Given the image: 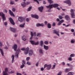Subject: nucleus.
<instances>
[{"label": "nucleus", "instance_id": "1", "mask_svg": "<svg viewBox=\"0 0 75 75\" xmlns=\"http://www.w3.org/2000/svg\"><path fill=\"white\" fill-rule=\"evenodd\" d=\"M59 6V5L58 4H54L49 5L48 6H47L46 7L48 8H49V9H51V8H52V7H58Z\"/></svg>", "mask_w": 75, "mask_h": 75}, {"label": "nucleus", "instance_id": "2", "mask_svg": "<svg viewBox=\"0 0 75 75\" xmlns=\"http://www.w3.org/2000/svg\"><path fill=\"white\" fill-rule=\"evenodd\" d=\"M46 68L47 70H50L51 68V64L48 65L47 64H45L44 65V68L45 69Z\"/></svg>", "mask_w": 75, "mask_h": 75}, {"label": "nucleus", "instance_id": "3", "mask_svg": "<svg viewBox=\"0 0 75 75\" xmlns=\"http://www.w3.org/2000/svg\"><path fill=\"white\" fill-rule=\"evenodd\" d=\"M70 11L71 12V17L73 18H74L75 17V15L74 12V10L73 9H71Z\"/></svg>", "mask_w": 75, "mask_h": 75}, {"label": "nucleus", "instance_id": "4", "mask_svg": "<svg viewBox=\"0 0 75 75\" xmlns=\"http://www.w3.org/2000/svg\"><path fill=\"white\" fill-rule=\"evenodd\" d=\"M0 16H1L2 18L3 21L6 20V17H5V14L3 13H0Z\"/></svg>", "mask_w": 75, "mask_h": 75}, {"label": "nucleus", "instance_id": "5", "mask_svg": "<svg viewBox=\"0 0 75 75\" xmlns=\"http://www.w3.org/2000/svg\"><path fill=\"white\" fill-rule=\"evenodd\" d=\"M20 52V50L19 49H18L16 51V53L15 54V57L16 58H18V54Z\"/></svg>", "mask_w": 75, "mask_h": 75}, {"label": "nucleus", "instance_id": "6", "mask_svg": "<svg viewBox=\"0 0 75 75\" xmlns=\"http://www.w3.org/2000/svg\"><path fill=\"white\" fill-rule=\"evenodd\" d=\"M5 71H3V75H8L7 74V71H8V69L7 68H6L5 69Z\"/></svg>", "mask_w": 75, "mask_h": 75}, {"label": "nucleus", "instance_id": "7", "mask_svg": "<svg viewBox=\"0 0 75 75\" xmlns=\"http://www.w3.org/2000/svg\"><path fill=\"white\" fill-rule=\"evenodd\" d=\"M64 2L67 3V4H68L69 6H71V3L69 0H67L65 1H64Z\"/></svg>", "mask_w": 75, "mask_h": 75}, {"label": "nucleus", "instance_id": "8", "mask_svg": "<svg viewBox=\"0 0 75 75\" xmlns=\"http://www.w3.org/2000/svg\"><path fill=\"white\" fill-rule=\"evenodd\" d=\"M12 48L14 50V51H16L17 49V45L14 44L12 47Z\"/></svg>", "mask_w": 75, "mask_h": 75}, {"label": "nucleus", "instance_id": "9", "mask_svg": "<svg viewBox=\"0 0 75 75\" xmlns=\"http://www.w3.org/2000/svg\"><path fill=\"white\" fill-rule=\"evenodd\" d=\"M31 16L33 18H36V19H38L39 18V17L38 15H31Z\"/></svg>", "mask_w": 75, "mask_h": 75}, {"label": "nucleus", "instance_id": "10", "mask_svg": "<svg viewBox=\"0 0 75 75\" xmlns=\"http://www.w3.org/2000/svg\"><path fill=\"white\" fill-rule=\"evenodd\" d=\"M29 50V47H27L25 50L24 53L25 55L28 54V52Z\"/></svg>", "mask_w": 75, "mask_h": 75}, {"label": "nucleus", "instance_id": "11", "mask_svg": "<svg viewBox=\"0 0 75 75\" xmlns=\"http://www.w3.org/2000/svg\"><path fill=\"white\" fill-rule=\"evenodd\" d=\"M9 20L11 23L13 25H14L15 24V23H14V21L11 18H10Z\"/></svg>", "mask_w": 75, "mask_h": 75}, {"label": "nucleus", "instance_id": "12", "mask_svg": "<svg viewBox=\"0 0 75 75\" xmlns=\"http://www.w3.org/2000/svg\"><path fill=\"white\" fill-rule=\"evenodd\" d=\"M23 18L21 16H20L18 17V20L20 22H23Z\"/></svg>", "mask_w": 75, "mask_h": 75}, {"label": "nucleus", "instance_id": "13", "mask_svg": "<svg viewBox=\"0 0 75 75\" xmlns=\"http://www.w3.org/2000/svg\"><path fill=\"white\" fill-rule=\"evenodd\" d=\"M29 55L30 56H31L33 54V51L32 50H29V52H28Z\"/></svg>", "mask_w": 75, "mask_h": 75}, {"label": "nucleus", "instance_id": "14", "mask_svg": "<svg viewBox=\"0 0 75 75\" xmlns=\"http://www.w3.org/2000/svg\"><path fill=\"white\" fill-rule=\"evenodd\" d=\"M37 27H39V26H41V27H44V24L43 23H38L36 24Z\"/></svg>", "mask_w": 75, "mask_h": 75}, {"label": "nucleus", "instance_id": "15", "mask_svg": "<svg viewBox=\"0 0 75 75\" xmlns=\"http://www.w3.org/2000/svg\"><path fill=\"white\" fill-rule=\"evenodd\" d=\"M59 31H57V30H54V33L56 34L57 35H58L59 37Z\"/></svg>", "mask_w": 75, "mask_h": 75}, {"label": "nucleus", "instance_id": "16", "mask_svg": "<svg viewBox=\"0 0 75 75\" xmlns=\"http://www.w3.org/2000/svg\"><path fill=\"white\" fill-rule=\"evenodd\" d=\"M21 6H22L23 7H25L26 6V3L24 2H23L21 3Z\"/></svg>", "mask_w": 75, "mask_h": 75}, {"label": "nucleus", "instance_id": "17", "mask_svg": "<svg viewBox=\"0 0 75 75\" xmlns=\"http://www.w3.org/2000/svg\"><path fill=\"white\" fill-rule=\"evenodd\" d=\"M65 18L67 21L70 20V18H69V17L68 15H66L65 16Z\"/></svg>", "mask_w": 75, "mask_h": 75}, {"label": "nucleus", "instance_id": "18", "mask_svg": "<svg viewBox=\"0 0 75 75\" xmlns=\"http://www.w3.org/2000/svg\"><path fill=\"white\" fill-rule=\"evenodd\" d=\"M10 29L11 31H12L13 33H15V32H16V29L11 27L10 28Z\"/></svg>", "mask_w": 75, "mask_h": 75}, {"label": "nucleus", "instance_id": "19", "mask_svg": "<svg viewBox=\"0 0 75 75\" xmlns=\"http://www.w3.org/2000/svg\"><path fill=\"white\" fill-rule=\"evenodd\" d=\"M44 49L45 50H48L49 48L48 46H46L45 45H44Z\"/></svg>", "mask_w": 75, "mask_h": 75}, {"label": "nucleus", "instance_id": "20", "mask_svg": "<svg viewBox=\"0 0 75 75\" xmlns=\"http://www.w3.org/2000/svg\"><path fill=\"white\" fill-rule=\"evenodd\" d=\"M9 14H10L11 16H14V15L13 13V12L11 11V10H9Z\"/></svg>", "mask_w": 75, "mask_h": 75}, {"label": "nucleus", "instance_id": "21", "mask_svg": "<svg viewBox=\"0 0 75 75\" xmlns=\"http://www.w3.org/2000/svg\"><path fill=\"white\" fill-rule=\"evenodd\" d=\"M43 7H41L39 8V10L40 12H42V10H43Z\"/></svg>", "mask_w": 75, "mask_h": 75}, {"label": "nucleus", "instance_id": "22", "mask_svg": "<svg viewBox=\"0 0 75 75\" xmlns=\"http://www.w3.org/2000/svg\"><path fill=\"white\" fill-rule=\"evenodd\" d=\"M64 20H62L61 21H60L59 22V23L57 25H61V23H63V22H64Z\"/></svg>", "mask_w": 75, "mask_h": 75}, {"label": "nucleus", "instance_id": "23", "mask_svg": "<svg viewBox=\"0 0 75 75\" xmlns=\"http://www.w3.org/2000/svg\"><path fill=\"white\" fill-rule=\"evenodd\" d=\"M30 35H31V37L30 38V40H31L33 38V37L34 36V34H33V33L32 32H30Z\"/></svg>", "mask_w": 75, "mask_h": 75}, {"label": "nucleus", "instance_id": "24", "mask_svg": "<svg viewBox=\"0 0 75 75\" xmlns=\"http://www.w3.org/2000/svg\"><path fill=\"white\" fill-rule=\"evenodd\" d=\"M11 58L12 59V63H13L14 62V55H13L11 57Z\"/></svg>", "mask_w": 75, "mask_h": 75}, {"label": "nucleus", "instance_id": "25", "mask_svg": "<svg viewBox=\"0 0 75 75\" xmlns=\"http://www.w3.org/2000/svg\"><path fill=\"white\" fill-rule=\"evenodd\" d=\"M25 24L24 23L23 24H21L19 26L20 27L23 28V27H24V25H25Z\"/></svg>", "mask_w": 75, "mask_h": 75}, {"label": "nucleus", "instance_id": "26", "mask_svg": "<svg viewBox=\"0 0 75 75\" xmlns=\"http://www.w3.org/2000/svg\"><path fill=\"white\" fill-rule=\"evenodd\" d=\"M69 71H70V70H69V69H66L64 70V72L66 73H67V72H68Z\"/></svg>", "mask_w": 75, "mask_h": 75}, {"label": "nucleus", "instance_id": "27", "mask_svg": "<svg viewBox=\"0 0 75 75\" xmlns=\"http://www.w3.org/2000/svg\"><path fill=\"white\" fill-rule=\"evenodd\" d=\"M0 51H1V54H2V56H4V53H3V50L2 49L0 48Z\"/></svg>", "mask_w": 75, "mask_h": 75}, {"label": "nucleus", "instance_id": "28", "mask_svg": "<svg viewBox=\"0 0 75 75\" xmlns=\"http://www.w3.org/2000/svg\"><path fill=\"white\" fill-rule=\"evenodd\" d=\"M22 39L23 41H25V40H26V38L25 37V36H23L22 37Z\"/></svg>", "mask_w": 75, "mask_h": 75}, {"label": "nucleus", "instance_id": "29", "mask_svg": "<svg viewBox=\"0 0 75 75\" xmlns=\"http://www.w3.org/2000/svg\"><path fill=\"white\" fill-rule=\"evenodd\" d=\"M30 42L32 45H34L35 44V42L33 41L30 40Z\"/></svg>", "mask_w": 75, "mask_h": 75}, {"label": "nucleus", "instance_id": "30", "mask_svg": "<svg viewBox=\"0 0 75 75\" xmlns=\"http://www.w3.org/2000/svg\"><path fill=\"white\" fill-rule=\"evenodd\" d=\"M32 9V6H30L28 8L27 11H31V9Z\"/></svg>", "mask_w": 75, "mask_h": 75}, {"label": "nucleus", "instance_id": "31", "mask_svg": "<svg viewBox=\"0 0 75 75\" xmlns=\"http://www.w3.org/2000/svg\"><path fill=\"white\" fill-rule=\"evenodd\" d=\"M47 27L48 28H51V24L50 23H48L47 24Z\"/></svg>", "mask_w": 75, "mask_h": 75}, {"label": "nucleus", "instance_id": "32", "mask_svg": "<svg viewBox=\"0 0 75 75\" xmlns=\"http://www.w3.org/2000/svg\"><path fill=\"white\" fill-rule=\"evenodd\" d=\"M47 1L50 4H52L53 3V1L51 0H47Z\"/></svg>", "mask_w": 75, "mask_h": 75}, {"label": "nucleus", "instance_id": "33", "mask_svg": "<svg viewBox=\"0 0 75 75\" xmlns=\"http://www.w3.org/2000/svg\"><path fill=\"white\" fill-rule=\"evenodd\" d=\"M10 4L13 5V4H14V2L13 1H11L10 2Z\"/></svg>", "mask_w": 75, "mask_h": 75}, {"label": "nucleus", "instance_id": "34", "mask_svg": "<svg viewBox=\"0 0 75 75\" xmlns=\"http://www.w3.org/2000/svg\"><path fill=\"white\" fill-rule=\"evenodd\" d=\"M75 57V54H72L70 55V57Z\"/></svg>", "mask_w": 75, "mask_h": 75}, {"label": "nucleus", "instance_id": "35", "mask_svg": "<svg viewBox=\"0 0 75 75\" xmlns=\"http://www.w3.org/2000/svg\"><path fill=\"white\" fill-rule=\"evenodd\" d=\"M39 52L40 54H43V51H42V49H40L39 50Z\"/></svg>", "mask_w": 75, "mask_h": 75}, {"label": "nucleus", "instance_id": "36", "mask_svg": "<svg viewBox=\"0 0 75 75\" xmlns=\"http://www.w3.org/2000/svg\"><path fill=\"white\" fill-rule=\"evenodd\" d=\"M26 64L27 65H30L31 64V62H29V61H28Z\"/></svg>", "mask_w": 75, "mask_h": 75}, {"label": "nucleus", "instance_id": "37", "mask_svg": "<svg viewBox=\"0 0 75 75\" xmlns=\"http://www.w3.org/2000/svg\"><path fill=\"white\" fill-rule=\"evenodd\" d=\"M22 65L21 66V68H23L25 67V65L23 64V63H22Z\"/></svg>", "mask_w": 75, "mask_h": 75}, {"label": "nucleus", "instance_id": "38", "mask_svg": "<svg viewBox=\"0 0 75 75\" xmlns=\"http://www.w3.org/2000/svg\"><path fill=\"white\" fill-rule=\"evenodd\" d=\"M40 45L41 46V47H42V45L43 44V41H41L40 42Z\"/></svg>", "mask_w": 75, "mask_h": 75}, {"label": "nucleus", "instance_id": "39", "mask_svg": "<svg viewBox=\"0 0 75 75\" xmlns=\"http://www.w3.org/2000/svg\"><path fill=\"white\" fill-rule=\"evenodd\" d=\"M39 44V42H35V45H38Z\"/></svg>", "mask_w": 75, "mask_h": 75}, {"label": "nucleus", "instance_id": "40", "mask_svg": "<svg viewBox=\"0 0 75 75\" xmlns=\"http://www.w3.org/2000/svg\"><path fill=\"white\" fill-rule=\"evenodd\" d=\"M59 18L60 20H62V18H63V17H62V16H59Z\"/></svg>", "mask_w": 75, "mask_h": 75}, {"label": "nucleus", "instance_id": "41", "mask_svg": "<svg viewBox=\"0 0 75 75\" xmlns=\"http://www.w3.org/2000/svg\"><path fill=\"white\" fill-rule=\"evenodd\" d=\"M67 75H73V74H72V72H70L68 73Z\"/></svg>", "mask_w": 75, "mask_h": 75}, {"label": "nucleus", "instance_id": "42", "mask_svg": "<svg viewBox=\"0 0 75 75\" xmlns=\"http://www.w3.org/2000/svg\"><path fill=\"white\" fill-rule=\"evenodd\" d=\"M38 64H39V62H38L36 64V67H38Z\"/></svg>", "mask_w": 75, "mask_h": 75}, {"label": "nucleus", "instance_id": "43", "mask_svg": "<svg viewBox=\"0 0 75 75\" xmlns=\"http://www.w3.org/2000/svg\"><path fill=\"white\" fill-rule=\"evenodd\" d=\"M67 66H68V67H72V65H70L68 63L67 64Z\"/></svg>", "mask_w": 75, "mask_h": 75}, {"label": "nucleus", "instance_id": "44", "mask_svg": "<svg viewBox=\"0 0 75 75\" xmlns=\"http://www.w3.org/2000/svg\"><path fill=\"white\" fill-rule=\"evenodd\" d=\"M55 65H53V67H52V69H54V68H55Z\"/></svg>", "mask_w": 75, "mask_h": 75}, {"label": "nucleus", "instance_id": "45", "mask_svg": "<svg viewBox=\"0 0 75 75\" xmlns=\"http://www.w3.org/2000/svg\"><path fill=\"white\" fill-rule=\"evenodd\" d=\"M30 59V57H27L26 58V60L27 61H29V60Z\"/></svg>", "mask_w": 75, "mask_h": 75}, {"label": "nucleus", "instance_id": "46", "mask_svg": "<svg viewBox=\"0 0 75 75\" xmlns=\"http://www.w3.org/2000/svg\"><path fill=\"white\" fill-rule=\"evenodd\" d=\"M12 10L13 12H15L16 11V9L15 8H13Z\"/></svg>", "mask_w": 75, "mask_h": 75}, {"label": "nucleus", "instance_id": "47", "mask_svg": "<svg viewBox=\"0 0 75 75\" xmlns=\"http://www.w3.org/2000/svg\"><path fill=\"white\" fill-rule=\"evenodd\" d=\"M40 35H41V33H38L37 35V37H40Z\"/></svg>", "mask_w": 75, "mask_h": 75}, {"label": "nucleus", "instance_id": "48", "mask_svg": "<svg viewBox=\"0 0 75 75\" xmlns=\"http://www.w3.org/2000/svg\"><path fill=\"white\" fill-rule=\"evenodd\" d=\"M68 60H69V61H72V58H71V57L69 58Z\"/></svg>", "mask_w": 75, "mask_h": 75}, {"label": "nucleus", "instance_id": "49", "mask_svg": "<svg viewBox=\"0 0 75 75\" xmlns=\"http://www.w3.org/2000/svg\"><path fill=\"white\" fill-rule=\"evenodd\" d=\"M22 62L23 63V64H24V65L25 64V61H24V60H23L22 61Z\"/></svg>", "mask_w": 75, "mask_h": 75}, {"label": "nucleus", "instance_id": "50", "mask_svg": "<svg viewBox=\"0 0 75 75\" xmlns=\"http://www.w3.org/2000/svg\"><path fill=\"white\" fill-rule=\"evenodd\" d=\"M61 74H62V72L61 71H60L58 74H57V75H61Z\"/></svg>", "mask_w": 75, "mask_h": 75}, {"label": "nucleus", "instance_id": "51", "mask_svg": "<svg viewBox=\"0 0 75 75\" xmlns=\"http://www.w3.org/2000/svg\"><path fill=\"white\" fill-rule=\"evenodd\" d=\"M44 43L45 44H48V42L47 41H45Z\"/></svg>", "mask_w": 75, "mask_h": 75}, {"label": "nucleus", "instance_id": "52", "mask_svg": "<svg viewBox=\"0 0 75 75\" xmlns=\"http://www.w3.org/2000/svg\"><path fill=\"white\" fill-rule=\"evenodd\" d=\"M16 75H22L21 74L18 72L17 73Z\"/></svg>", "mask_w": 75, "mask_h": 75}, {"label": "nucleus", "instance_id": "53", "mask_svg": "<svg viewBox=\"0 0 75 75\" xmlns=\"http://www.w3.org/2000/svg\"><path fill=\"white\" fill-rule=\"evenodd\" d=\"M41 71H44V69L43 68H41L40 69Z\"/></svg>", "mask_w": 75, "mask_h": 75}, {"label": "nucleus", "instance_id": "54", "mask_svg": "<svg viewBox=\"0 0 75 75\" xmlns=\"http://www.w3.org/2000/svg\"><path fill=\"white\" fill-rule=\"evenodd\" d=\"M34 1H36V2L38 3V4H39V2L37 0H34Z\"/></svg>", "mask_w": 75, "mask_h": 75}, {"label": "nucleus", "instance_id": "55", "mask_svg": "<svg viewBox=\"0 0 75 75\" xmlns=\"http://www.w3.org/2000/svg\"><path fill=\"white\" fill-rule=\"evenodd\" d=\"M14 72L13 71H11V72H9V74H13Z\"/></svg>", "mask_w": 75, "mask_h": 75}, {"label": "nucleus", "instance_id": "56", "mask_svg": "<svg viewBox=\"0 0 75 75\" xmlns=\"http://www.w3.org/2000/svg\"><path fill=\"white\" fill-rule=\"evenodd\" d=\"M71 43H74L75 42V41L73 40H72L71 41Z\"/></svg>", "mask_w": 75, "mask_h": 75}, {"label": "nucleus", "instance_id": "57", "mask_svg": "<svg viewBox=\"0 0 75 75\" xmlns=\"http://www.w3.org/2000/svg\"><path fill=\"white\" fill-rule=\"evenodd\" d=\"M44 23H45V25H47V21H45L44 22Z\"/></svg>", "mask_w": 75, "mask_h": 75}, {"label": "nucleus", "instance_id": "58", "mask_svg": "<svg viewBox=\"0 0 75 75\" xmlns=\"http://www.w3.org/2000/svg\"><path fill=\"white\" fill-rule=\"evenodd\" d=\"M52 26H55V23H52Z\"/></svg>", "mask_w": 75, "mask_h": 75}, {"label": "nucleus", "instance_id": "59", "mask_svg": "<svg viewBox=\"0 0 75 75\" xmlns=\"http://www.w3.org/2000/svg\"><path fill=\"white\" fill-rule=\"evenodd\" d=\"M6 44H7L8 47H10V45H9V44L8 43V42H6Z\"/></svg>", "mask_w": 75, "mask_h": 75}, {"label": "nucleus", "instance_id": "60", "mask_svg": "<svg viewBox=\"0 0 75 75\" xmlns=\"http://www.w3.org/2000/svg\"><path fill=\"white\" fill-rule=\"evenodd\" d=\"M26 21L27 22H28V21H29V19H28V18H27L26 19Z\"/></svg>", "mask_w": 75, "mask_h": 75}, {"label": "nucleus", "instance_id": "61", "mask_svg": "<svg viewBox=\"0 0 75 75\" xmlns=\"http://www.w3.org/2000/svg\"><path fill=\"white\" fill-rule=\"evenodd\" d=\"M4 25H7V22H5L4 23Z\"/></svg>", "mask_w": 75, "mask_h": 75}, {"label": "nucleus", "instance_id": "62", "mask_svg": "<svg viewBox=\"0 0 75 75\" xmlns=\"http://www.w3.org/2000/svg\"><path fill=\"white\" fill-rule=\"evenodd\" d=\"M2 42H0V47H1L2 46Z\"/></svg>", "mask_w": 75, "mask_h": 75}, {"label": "nucleus", "instance_id": "63", "mask_svg": "<svg viewBox=\"0 0 75 75\" xmlns=\"http://www.w3.org/2000/svg\"><path fill=\"white\" fill-rule=\"evenodd\" d=\"M71 32L73 33V32H74V30L73 29H72L71 30Z\"/></svg>", "mask_w": 75, "mask_h": 75}, {"label": "nucleus", "instance_id": "64", "mask_svg": "<svg viewBox=\"0 0 75 75\" xmlns=\"http://www.w3.org/2000/svg\"><path fill=\"white\" fill-rule=\"evenodd\" d=\"M73 23L74 24H75V20L74 19L73 21Z\"/></svg>", "mask_w": 75, "mask_h": 75}]
</instances>
